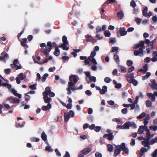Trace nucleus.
Wrapping results in <instances>:
<instances>
[{
  "label": "nucleus",
  "mask_w": 157,
  "mask_h": 157,
  "mask_svg": "<svg viewBox=\"0 0 157 157\" xmlns=\"http://www.w3.org/2000/svg\"><path fill=\"white\" fill-rule=\"evenodd\" d=\"M70 82H68V86L72 87L77 82L76 77L75 75H71L69 77Z\"/></svg>",
  "instance_id": "f257e3e1"
},
{
  "label": "nucleus",
  "mask_w": 157,
  "mask_h": 157,
  "mask_svg": "<svg viewBox=\"0 0 157 157\" xmlns=\"http://www.w3.org/2000/svg\"><path fill=\"white\" fill-rule=\"evenodd\" d=\"M138 138H142L144 141H142L141 142L142 145H143L144 147H147L149 149L150 148V143L149 141V139H145V138H143V137H139Z\"/></svg>",
  "instance_id": "f03ea898"
},
{
  "label": "nucleus",
  "mask_w": 157,
  "mask_h": 157,
  "mask_svg": "<svg viewBox=\"0 0 157 157\" xmlns=\"http://www.w3.org/2000/svg\"><path fill=\"white\" fill-rule=\"evenodd\" d=\"M0 56V60L3 61L4 62H6V59L9 57L8 54L5 51L3 52L1 54Z\"/></svg>",
  "instance_id": "7ed1b4c3"
},
{
  "label": "nucleus",
  "mask_w": 157,
  "mask_h": 157,
  "mask_svg": "<svg viewBox=\"0 0 157 157\" xmlns=\"http://www.w3.org/2000/svg\"><path fill=\"white\" fill-rule=\"evenodd\" d=\"M119 149H121V150H122L126 154H128V149L126 147L124 143H122L119 146Z\"/></svg>",
  "instance_id": "20e7f679"
},
{
  "label": "nucleus",
  "mask_w": 157,
  "mask_h": 157,
  "mask_svg": "<svg viewBox=\"0 0 157 157\" xmlns=\"http://www.w3.org/2000/svg\"><path fill=\"white\" fill-rule=\"evenodd\" d=\"M89 128L90 130L94 129L95 132H98L100 130L101 127L98 126L96 127L94 124H92L89 126Z\"/></svg>",
  "instance_id": "39448f33"
},
{
  "label": "nucleus",
  "mask_w": 157,
  "mask_h": 157,
  "mask_svg": "<svg viewBox=\"0 0 157 157\" xmlns=\"http://www.w3.org/2000/svg\"><path fill=\"white\" fill-rule=\"evenodd\" d=\"M43 95L44 102L48 104H50V102L52 101V98L48 96V94L45 93L44 95Z\"/></svg>",
  "instance_id": "423d86ee"
},
{
  "label": "nucleus",
  "mask_w": 157,
  "mask_h": 157,
  "mask_svg": "<svg viewBox=\"0 0 157 157\" xmlns=\"http://www.w3.org/2000/svg\"><path fill=\"white\" fill-rule=\"evenodd\" d=\"M103 137V138H106L107 140H112L114 138V136L113 135V133L111 132L109 134H104Z\"/></svg>",
  "instance_id": "0eeeda50"
},
{
  "label": "nucleus",
  "mask_w": 157,
  "mask_h": 157,
  "mask_svg": "<svg viewBox=\"0 0 157 157\" xmlns=\"http://www.w3.org/2000/svg\"><path fill=\"white\" fill-rule=\"evenodd\" d=\"M86 40L87 42L94 41L95 39L90 35H87L85 36Z\"/></svg>",
  "instance_id": "6e6552de"
},
{
  "label": "nucleus",
  "mask_w": 157,
  "mask_h": 157,
  "mask_svg": "<svg viewBox=\"0 0 157 157\" xmlns=\"http://www.w3.org/2000/svg\"><path fill=\"white\" fill-rule=\"evenodd\" d=\"M143 52V49L142 48H140L138 50H135L134 52V54L135 56H137L139 54H142Z\"/></svg>",
  "instance_id": "1a4fd4ad"
},
{
  "label": "nucleus",
  "mask_w": 157,
  "mask_h": 157,
  "mask_svg": "<svg viewBox=\"0 0 157 157\" xmlns=\"http://www.w3.org/2000/svg\"><path fill=\"white\" fill-rule=\"evenodd\" d=\"M21 43V44L23 47L24 48H27L28 46L26 44L27 42V39L26 38L22 39L21 40H20Z\"/></svg>",
  "instance_id": "9d476101"
},
{
  "label": "nucleus",
  "mask_w": 157,
  "mask_h": 157,
  "mask_svg": "<svg viewBox=\"0 0 157 157\" xmlns=\"http://www.w3.org/2000/svg\"><path fill=\"white\" fill-rule=\"evenodd\" d=\"M119 32L121 36H124L127 33V31L125 30V29L124 27L120 28Z\"/></svg>",
  "instance_id": "9b49d317"
},
{
  "label": "nucleus",
  "mask_w": 157,
  "mask_h": 157,
  "mask_svg": "<svg viewBox=\"0 0 157 157\" xmlns=\"http://www.w3.org/2000/svg\"><path fill=\"white\" fill-rule=\"evenodd\" d=\"M92 150L90 147L85 148L81 151V152L84 155H86L91 151Z\"/></svg>",
  "instance_id": "f8f14e48"
},
{
  "label": "nucleus",
  "mask_w": 157,
  "mask_h": 157,
  "mask_svg": "<svg viewBox=\"0 0 157 157\" xmlns=\"http://www.w3.org/2000/svg\"><path fill=\"white\" fill-rule=\"evenodd\" d=\"M52 105L51 104H48L47 105L43 106L41 107V109L43 111H47L51 108Z\"/></svg>",
  "instance_id": "ddd939ff"
},
{
  "label": "nucleus",
  "mask_w": 157,
  "mask_h": 157,
  "mask_svg": "<svg viewBox=\"0 0 157 157\" xmlns=\"http://www.w3.org/2000/svg\"><path fill=\"white\" fill-rule=\"evenodd\" d=\"M67 45H68V44H62L60 45H59L58 47L62 48L63 50L67 51L69 49V47L67 46Z\"/></svg>",
  "instance_id": "4468645a"
},
{
  "label": "nucleus",
  "mask_w": 157,
  "mask_h": 157,
  "mask_svg": "<svg viewBox=\"0 0 157 157\" xmlns=\"http://www.w3.org/2000/svg\"><path fill=\"white\" fill-rule=\"evenodd\" d=\"M107 87L106 86H103L102 87V89H101L100 91V94H103L107 91Z\"/></svg>",
  "instance_id": "2eb2a0df"
},
{
  "label": "nucleus",
  "mask_w": 157,
  "mask_h": 157,
  "mask_svg": "<svg viewBox=\"0 0 157 157\" xmlns=\"http://www.w3.org/2000/svg\"><path fill=\"white\" fill-rule=\"evenodd\" d=\"M47 46L45 47L47 48L46 50H48V52H50L52 48L51 42V41L48 42L47 43Z\"/></svg>",
  "instance_id": "dca6fc26"
},
{
  "label": "nucleus",
  "mask_w": 157,
  "mask_h": 157,
  "mask_svg": "<svg viewBox=\"0 0 157 157\" xmlns=\"http://www.w3.org/2000/svg\"><path fill=\"white\" fill-rule=\"evenodd\" d=\"M119 71L122 73H125L126 72V69L122 66H119Z\"/></svg>",
  "instance_id": "f3484780"
},
{
  "label": "nucleus",
  "mask_w": 157,
  "mask_h": 157,
  "mask_svg": "<svg viewBox=\"0 0 157 157\" xmlns=\"http://www.w3.org/2000/svg\"><path fill=\"white\" fill-rule=\"evenodd\" d=\"M143 69H140L139 70V71L143 72L145 73L147 71V64H145L143 67Z\"/></svg>",
  "instance_id": "a211bd4d"
},
{
  "label": "nucleus",
  "mask_w": 157,
  "mask_h": 157,
  "mask_svg": "<svg viewBox=\"0 0 157 157\" xmlns=\"http://www.w3.org/2000/svg\"><path fill=\"white\" fill-rule=\"evenodd\" d=\"M114 59L115 61L118 64L120 62L119 57V56L117 55V54H115V53H114Z\"/></svg>",
  "instance_id": "6ab92c4d"
},
{
  "label": "nucleus",
  "mask_w": 157,
  "mask_h": 157,
  "mask_svg": "<svg viewBox=\"0 0 157 157\" xmlns=\"http://www.w3.org/2000/svg\"><path fill=\"white\" fill-rule=\"evenodd\" d=\"M121 149L119 148H117L115 150L114 153V156L116 157L117 155H119L121 153Z\"/></svg>",
  "instance_id": "aec40b11"
},
{
  "label": "nucleus",
  "mask_w": 157,
  "mask_h": 157,
  "mask_svg": "<svg viewBox=\"0 0 157 157\" xmlns=\"http://www.w3.org/2000/svg\"><path fill=\"white\" fill-rule=\"evenodd\" d=\"M119 48L117 47H113L111 48V52H116L115 54H117L118 52Z\"/></svg>",
  "instance_id": "412c9836"
},
{
  "label": "nucleus",
  "mask_w": 157,
  "mask_h": 157,
  "mask_svg": "<svg viewBox=\"0 0 157 157\" xmlns=\"http://www.w3.org/2000/svg\"><path fill=\"white\" fill-rule=\"evenodd\" d=\"M45 90V91L43 93V95H44L45 93L48 94H48L51 91L50 87L49 86L46 87Z\"/></svg>",
  "instance_id": "4be33fe9"
},
{
  "label": "nucleus",
  "mask_w": 157,
  "mask_h": 157,
  "mask_svg": "<svg viewBox=\"0 0 157 157\" xmlns=\"http://www.w3.org/2000/svg\"><path fill=\"white\" fill-rule=\"evenodd\" d=\"M54 55L56 56H58L60 54V51L58 47H56L55 48V52L53 53Z\"/></svg>",
  "instance_id": "5701e85b"
},
{
  "label": "nucleus",
  "mask_w": 157,
  "mask_h": 157,
  "mask_svg": "<svg viewBox=\"0 0 157 157\" xmlns=\"http://www.w3.org/2000/svg\"><path fill=\"white\" fill-rule=\"evenodd\" d=\"M130 121L126 122L124 124V129H129L130 127Z\"/></svg>",
  "instance_id": "b1692460"
},
{
  "label": "nucleus",
  "mask_w": 157,
  "mask_h": 157,
  "mask_svg": "<svg viewBox=\"0 0 157 157\" xmlns=\"http://www.w3.org/2000/svg\"><path fill=\"white\" fill-rule=\"evenodd\" d=\"M64 121L65 122H67L69 120L70 116L68 114L65 113L64 114Z\"/></svg>",
  "instance_id": "393cba45"
},
{
  "label": "nucleus",
  "mask_w": 157,
  "mask_h": 157,
  "mask_svg": "<svg viewBox=\"0 0 157 157\" xmlns=\"http://www.w3.org/2000/svg\"><path fill=\"white\" fill-rule=\"evenodd\" d=\"M107 149L108 151L110 152H112L113 151V146L112 145L110 144H108L107 145Z\"/></svg>",
  "instance_id": "a878e982"
},
{
  "label": "nucleus",
  "mask_w": 157,
  "mask_h": 157,
  "mask_svg": "<svg viewBox=\"0 0 157 157\" xmlns=\"http://www.w3.org/2000/svg\"><path fill=\"white\" fill-rule=\"evenodd\" d=\"M67 39V38L65 36H63L62 37V41L63 42L62 44H68V42Z\"/></svg>",
  "instance_id": "bb28decb"
},
{
  "label": "nucleus",
  "mask_w": 157,
  "mask_h": 157,
  "mask_svg": "<svg viewBox=\"0 0 157 157\" xmlns=\"http://www.w3.org/2000/svg\"><path fill=\"white\" fill-rule=\"evenodd\" d=\"M42 139L44 141L47 140V135L44 132H43L41 136Z\"/></svg>",
  "instance_id": "cd10ccee"
},
{
  "label": "nucleus",
  "mask_w": 157,
  "mask_h": 157,
  "mask_svg": "<svg viewBox=\"0 0 157 157\" xmlns=\"http://www.w3.org/2000/svg\"><path fill=\"white\" fill-rule=\"evenodd\" d=\"M117 15L118 17L120 18V19H121L124 16V14L122 11H121L117 13Z\"/></svg>",
  "instance_id": "c85d7f7f"
},
{
  "label": "nucleus",
  "mask_w": 157,
  "mask_h": 157,
  "mask_svg": "<svg viewBox=\"0 0 157 157\" xmlns=\"http://www.w3.org/2000/svg\"><path fill=\"white\" fill-rule=\"evenodd\" d=\"M48 76V74L45 73L42 76L41 80H42V82H44L45 81L47 77Z\"/></svg>",
  "instance_id": "c756f323"
},
{
  "label": "nucleus",
  "mask_w": 157,
  "mask_h": 157,
  "mask_svg": "<svg viewBox=\"0 0 157 157\" xmlns=\"http://www.w3.org/2000/svg\"><path fill=\"white\" fill-rule=\"evenodd\" d=\"M151 75L150 72H148L147 73L146 75L144 76H143L142 79L143 80H145V79L147 78Z\"/></svg>",
  "instance_id": "7c9ffc66"
},
{
  "label": "nucleus",
  "mask_w": 157,
  "mask_h": 157,
  "mask_svg": "<svg viewBox=\"0 0 157 157\" xmlns=\"http://www.w3.org/2000/svg\"><path fill=\"white\" fill-rule=\"evenodd\" d=\"M143 10V15L144 16H146L147 13V6H144Z\"/></svg>",
  "instance_id": "2f4dec72"
},
{
  "label": "nucleus",
  "mask_w": 157,
  "mask_h": 157,
  "mask_svg": "<svg viewBox=\"0 0 157 157\" xmlns=\"http://www.w3.org/2000/svg\"><path fill=\"white\" fill-rule=\"evenodd\" d=\"M104 33L105 37H109L111 35V33L108 30L105 31L104 32Z\"/></svg>",
  "instance_id": "473e14b6"
},
{
  "label": "nucleus",
  "mask_w": 157,
  "mask_h": 157,
  "mask_svg": "<svg viewBox=\"0 0 157 157\" xmlns=\"http://www.w3.org/2000/svg\"><path fill=\"white\" fill-rule=\"evenodd\" d=\"M156 142L157 143V137H155V138L152 139L150 140V144H153Z\"/></svg>",
  "instance_id": "72a5a7b5"
},
{
  "label": "nucleus",
  "mask_w": 157,
  "mask_h": 157,
  "mask_svg": "<svg viewBox=\"0 0 157 157\" xmlns=\"http://www.w3.org/2000/svg\"><path fill=\"white\" fill-rule=\"evenodd\" d=\"M152 104V102L149 100H147L146 101V106L147 107H151Z\"/></svg>",
  "instance_id": "f704fd0d"
},
{
  "label": "nucleus",
  "mask_w": 157,
  "mask_h": 157,
  "mask_svg": "<svg viewBox=\"0 0 157 157\" xmlns=\"http://www.w3.org/2000/svg\"><path fill=\"white\" fill-rule=\"evenodd\" d=\"M146 114L144 112L141 113L137 117L138 119H141L145 117Z\"/></svg>",
  "instance_id": "c9c22d12"
},
{
  "label": "nucleus",
  "mask_w": 157,
  "mask_h": 157,
  "mask_svg": "<svg viewBox=\"0 0 157 157\" xmlns=\"http://www.w3.org/2000/svg\"><path fill=\"white\" fill-rule=\"evenodd\" d=\"M139 44L140 46V48H142L143 49H144L145 48V47L144 45V41H140V42Z\"/></svg>",
  "instance_id": "e433bc0d"
},
{
  "label": "nucleus",
  "mask_w": 157,
  "mask_h": 157,
  "mask_svg": "<svg viewBox=\"0 0 157 157\" xmlns=\"http://www.w3.org/2000/svg\"><path fill=\"white\" fill-rule=\"evenodd\" d=\"M18 62V59H15L13 61V64H11L10 65L12 68L13 67V66H15L16 65V64Z\"/></svg>",
  "instance_id": "4c0bfd02"
},
{
  "label": "nucleus",
  "mask_w": 157,
  "mask_h": 157,
  "mask_svg": "<svg viewBox=\"0 0 157 157\" xmlns=\"http://www.w3.org/2000/svg\"><path fill=\"white\" fill-rule=\"evenodd\" d=\"M17 77H18L19 79L21 80H23L25 78L24 77V74L23 73L19 74Z\"/></svg>",
  "instance_id": "58836bf2"
},
{
  "label": "nucleus",
  "mask_w": 157,
  "mask_h": 157,
  "mask_svg": "<svg viewBox=\"0 0 157 157\" xmlns=\"http://www.w3.org/2000/svg\"><path fill=\"white\" fill-rule=\"evenodd\" d=\"M47 48L45 47V48H42L41 50V51L44 54H45L47 56H48L49 55V53L47 52V50H46Z\"/></svg>",
  "instance_id": "ea45409f"
},
{
  "label": "nucleus",
  "mask_w": 157,
  "mask_h": 157,
  "mask_svg": "<svg viewBox=\"0 0 157 157\" xmlns=\"http://www.w3.org/2000/svg\"><path fill=\"white\" fill-rule=\"evenodd\" d=\"M102 31L101 27L100 26H97L96 28V33L98 34L100 32Z\"/></svg>",
  "instance_id": "a19ab883"
},
{
  "label": "nucleus",
  "mask_w": 157,
  "mask_h": 157,
  "mask_svg": "<svg viewBox=\"0 0 157 157\" xmlns=\"http://www.w3.org/2000/svg\"><path fill=\"white\" fill-rule=\"evenodd\" d=\"M130 6L133 8H135L136 6V4L134 0H132L130 2Z\"/></svg>",
  "instance_id": "79ce46f5"
},
{
  "label": "nucleus",
  "mask_w": 157,
  "mask_h": 157,
  "mask_svg": "<svg viewBox=\"0 0 157 157\" xmlns=\"http://www.w3.org/2000/svg\"><path fill=\"white\" fill-rule=\"evenodd\" d=\"M156 39L155 38L150 43V44H151L150 48H151V49H152L153 48V44L156 41Z\"/></svg>",
  "instance_id": "37998d69"
},
{
  "label": "nucleus",
  "mask_w": 157,
  "mask_h": 157,
  "mask_svg": "<svg viewBox=\"0 0 157 157\" xmlns=\"http://www.w3.org/2000/svg\"><path fill=\"white\" fill-rule=\"evenodd\" d=\"M90 80L91 81H93L95 82L96 81V77L94 76H91L89 78Z\"/></svg>",
  "instance_id": "c03bdc74"
},
{
  "label": "nucleus",
  "mask_w": 157,
  "mask_h": 157,
  "mask_svg": "<svg viewBox=\"0 0 157 157\" xmlns=\"http://www.w3.org/2000/svg\"><path fill=\"white\" fill-rule=\"evenodd\" d=\"M36 84H34L29 86V87L31 89L34 90L36 89Z\"/></svg>",
  "instance_id": "a18cd8bd"
},
{
  "label": "nucleus",
  "mask_w": 157,
  "mask_h": 157,
  "mask_svg": "<svg viewBox=\"0 0 157 157\" xmlns=\"http://www.w3.org/2000/svg\"><path fill=\"white\" fill-rule=\"evenodd\" d=\"M48 59H45L41 63L37 61H36V63L40 64H42L44 63H46L47 62H48Z\"/></svg>",
  "instance_id": "49530a36"
},
{
  "label": "nucleus",
  "mask_w": 157,
  "mask_h": 157,
  "mask_svg": "<svg viewBox=\"0 0 157 157\" xmlns=\"http://www.w3.org/2000/svg\"><path fill=\"white\" fill-rule=\"evenodd\" d=\"M111 81V79L108 77H106L104 79V81L106 83H109Z\"/></svg>",
  "instance_id": "de8ad7c7"
},
{
  "label": "nucleus",
  "mask_w": 157,
  "mask_h": 157,
  "mask_svg": "<svg viewBox=\"0 0 157 157\" xmlns=\"http://www.w3.org/2000/svg\"><path fill=\"white\" fill-rule=\"evenodd\" d=\"M96 53L95 51H92L90 55V57H91L92 58H94L96 55Z\"/></svg>",
  "instance_id": "09e8293b"
},
{
  "label": "nucleus",
  "mask_w": 157,
  "mask_h": 157,
  "mask_svg": "<svg viewBox=\"0 0 157 157\" xmlns=\"http://www.w3.org/2000/svg\"><path fill=\"white\" fill-rule=\"evenodd\" d=\"M149 128L150 129H152L153 131H155L157 130V126H151L149 127Z\"/></svg>",
  "instance_id": "8fccbe9b"
},
{
  "label": "nucleus",
  "mask_w": 157,
  "mask_h": 157,
  "mask_svg": "<svg viewBox=\"0 0 157 157\" xmlns=\"http://www.w3.org/2000/svg\"><path fill=\"white\" fill-rule=\"evenodd\" d=\"M141 19L139 18H136L135 19V21L138 25H139L141 23Z\"/></svg>",
  "instance_id": "3c124183"
},
{
  "label": "nucleus",
  "mask_w": 157,
  "mask_h": 157,
  "mask_svg": "<svg viewBox=\"0 0 157 157\" xmlns=\"http://www.w3.org/2000/svg\"><path fill=\"white\" fill-rule=\"evenodd\" d=\"M133 64V62H132L131 60H128L127 61V65L128 66H131L132 64Z\"/></svg>",
  "instance_id": "603ef678"
},
{
  "label": "nucleus",
  "mask_w": 157,
  "mask_h": 157,
  "mask_svg": "<svg viewBox=\"0 0 157 157\" xmlns=\"http://www.w3.org/2000/svg\"><path fill=\"white\" fill-rule=\"evenodd\" d=\"M130 127H132L133 128H135L137 127L135 123L134 122H131L130 123Z\"/></svg>",
  "instance_id": "864d4df0"
},
{
  "label": "nucleus",
  "mask_w": 157,
  "mask_h": 157,
  "mask_svg": "<svg viewBox=\"0 0 157 157\" xmlns=\"http://www.w3.org/2000/svg\"><path fill=\"white\" fill-rule=\"evenodd\" d=\"M146 139H149V141L151 137V133L150 132H147L146 133Z\"/></svg>",
  "instance_id": "5fc2aeb1"
},
{
  "label": "nucleus",
  "mask_w": 157,
  "mask_h": 157,
  "mask_svg": "<svg viewBox=\"0 0 157 157\" xmlns=\"http://www.w3.org/2000/svg\"><path fill=\"white\" fill-rule=\"evenodd\" d=\"M152 157H156L157 155V149H155L151 154Z\"/></svg>",
  "instance_id": "6e6d98bb"
},
{
  "label": "nucleus",
  "mask_w": 157,
  "mask_h": 157,
  "mask_svg": "<svg viewBox=\"0 0 157 157\" xmlns=\"http://www.w3.org/2000/svg\"><path fill=\"white\" fill-rule=\"evenodd\" d=\"M11 71L10 69H6L4 70V72L6 74H9L11 72Z\"/></svg>",
  "instance_id": "4d7b16f0"
},
{
  "label": "nucleus",
  "mask_w": 157,
  "mask_h": 157,
  "mask_svg": "<svg viewBox=\"0 0 157 157\" xmlns=\"http://www.w3.org/2000/svg\"><path fill=\"white\" fill-rule=\"evenodd\" d=\"M69 58L68 56H63L61 58V59L63 61H67L69 60Z\"/></svg>",
  "instance_id": "13d9d810"
},
{
  "label": "nucleus",
  "mask_w": 157,
  "mask_h": 157,
  "mask_svg": "<svg viewBox=\"0 0 157 157\" xmlns=\"http://www.w3.org/2000/svg\"><path fill=\"white\" fill-rule=\"evenodd\" d=\"M147 151H148V150L147 148H145L144 147H141L140 149V151L141 152H142V153H144L145 152H147Z\"/></svg>",
  "instance_id": "bf43d9fd"
},
{
  "label": "nucleus",
  "mask_w": 157,
  "mask_h": 157,
  "mask_svg": "<svg viewBox=\"0 0 157 157\" xmlns=\"http://www.w3.org/2000/svg\"><path fill=\"white\" fill-rule=\"evenodd\" d=\"M8 100H9L10 102L13 103H15V98L10 97V98H8Z\"/></svg>",
  "instance_id": "052dcab7"
},
{
  "label": "nucleus",
  "mask_w": 157,
  "mask_h": 157,
  "mask_svg": "<svg viewBox=\"0 0 157 157\" xmlns=\"http://www.w3.org/2000/svg\"><path fill=\"white\" fill-rule=\"evenodd\" d=\"M91 62L93 63L94 65L97 64V62L96 59L94 58H92L91 60Z\"/></svg>",
  "instance_id": "680f3d73"
},
{
  "label": "nucleus",
  "mask_w": 157,
  "mask_h": 157,
  "mask_svg": "<svg viewBox=\"0 0 157 157\" xmlns=\"http://www.w3.org/2000/svg\"><path fill=\"white\" fill-rule=\"evenodd\" d=\"M84 73L85 74L86 76L88 77L89 78L91 76L90 75V73L89 71H85Z\"/></svg>",
  "instance_id": "e2e57ef3"
},
{
  "label": "nucleus",
  "mask_w": 157,
  "mask_h": 157,
  "mask_svg": "<svg viewBox=\"0 0 157 157\" xmlns=\"http://www.w3.org/2000/svg\"><path fill=\"white\" fill-rule=\"evenodd\" d=\"M28 94H25V99L26 101H28L30 99V96Z\"/></svg>",
  "instance_id": "0e129e2a"
},
{
  "label": "nucleus",
  "mask_w": 157,
  "mask_h": 157,
  "mask_svg": "<svg viewBox=\"0 0 157 157\" xmlns=\"http://www.w3.org/2000/svg\"><path fill=\"white\" fill-rule=\"evenodd\" d=\"M131 82L134 86H136L138 84V82L134 79H133Z\"/></svg>",
  "instance_id": "69168bd1"
},
{
  "label": "nucleus",
  "mask_w": 157,
  "mask_h": 157,
  "mask_svg": "<svg viewBox=\"0 0 157 157\" xmlns=\"http://www.w3.org/2000/svg\"><path fill=\"white\" fill-rule=\"evenodd\" d=\"M134 69H135L134 67L133 66H132L131 67L129 68L128 69V72L130 73V72H132V71H133L134 70Z\"/></svg>",
  "instance_id": "338daca9"
},
{
  "label": "nucleus",
  "mask_w": 157,
  "mask_h": 157,
  "mask_svg": "<svg viewBox=\"0 0 157 157\" xmlns=\"http://www.w3.org/2000/svg\"><path fill=\"white\" fill-rule=\"evenodd\" d=\"M96 157H102V155L101 153L97 152L95 154Z\"/></svg>",
  "instance_id": "774afa93"
}]
</instances>
